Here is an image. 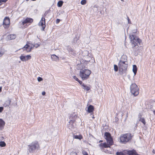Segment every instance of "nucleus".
<instances>
[{"instance_id": "obj_1", "label": "nucleus", "mask_w": 155, "mask_h": 155, "mask_svg": "<svg viewBox=\"0 0 155 155\" xmlns=\"http://www.w3.org/2000/svg\"><path fill=\"white\" fill-rule=\"evenodd\" d=\"M91 73L90 70L85 69H82L80 71L79 75L83 80L87 79Z\"/></svg>"}, {"instance_id": "obj_2", "label": "nucleus", "mask_w": 155, "mask_h": 155, "mask_svg": "<svg viewBox=\"0 0 155 155\" xmlns=\"http://www.w3.org/2000/svg\"><path fill=\"white\" fill-rule=\"evenodd\" d=\"M130 133H127L121 134L120 137V141L121 143L124 144H125L129 141L132 137Z\"/></svg>"}, {"instance_id": "obj_3", "label": "nucleus", "mask_w": 155, "mask_h": 155, "mask_svg": "<svg viewBox=\"0 0 155 155\" xmlns=\"http://www.w3.org/2000/svg\"><path fill=\"white\" fill-rule=\"evenodd\" d=\"M28 151L30 153H34L36 150L40 149L39 144L37 141L32 142L28 145Z\"/></svg>"}, {"instance_id": "obj_4", "label": "nucleus", "mask_w": 155, "mask_h": 155, "mask_svg": "<svg viewBox=\"0 0 155 155\" xmlns=\"http://www.w3.org/2000/svg\"><path fill=\"white\" fill-rule=\"evenodd\" d=\"M130 39L131 43L132 45V48L134 50L136 48L135 47L138 43L140 44L141 41V40L138 38H137L135 35H130Z\"/></svg>"}, {"instance_id": "obj_5", "label": "nucleus", "mask_w": 155, "mask_h": 155, "mask_svg": "<svg viewBox=\"0 0 155 155\" xmlns=\"http://www.w3.org/2000/svg\"><path fill=\"white\" fill-rule=\"evenodd\" d=\"M128 63L119 62L118 66L119 67V71L120 74H122L126 72L127 68Z\"/></svg>"}, {"instance_id": "obj_6", "label": "nucleus", "mask_w": 155, "mask_h": 155, "mask_svg": "<svg viewBox=\"0 0 155 155\" xmlns=\"http://www.w3.org/2000/svg\"><path fill=\"white\" fill-rule=\"evenodd\" d=\"M130 92L134 96L137 95L139 94V88L135 84H132L130 86Z\"/></svg>"}, {"instance_id": "obj_7", "label": "nucleus", "mask_w": 155, "mask_h": 155, "mask_svg": "<svg viewBox=\"0 0 155 155\" xmlns=\"http://www.w3.org/2000/svg\"><path fill=\"white\" fill-rule=\"evenodd\" d=\"M35 45L30 42H27V44L22 48L23 51H26L29 52L31 51Z\"/></svg>"}, {"instance_id": "obj_8", "label": "nucleus", "mask_w": 155, "mask_h": 155, "mask_svg": "<svg viewBox=\"0 0 155 155\" xmlns=\"http://www.w3.org/2000/svg\"><path fill=\"white\" fill-rule=\"evenodd\" d=\"M48 14V11H46L45 12L44 15L42 16L41 20L40 21L38 25H40L42 27V30H44V29L45 28V17Z\"/></svg>"}, {"instance_id": "obj_9", "label": "nucleus", "mask_w": 155, "mask_h": 155, "mask_svg": "<svg viewBox=\"0 0 155 155\" xmlns=\"http://www.w3.org/2000/svg\"><path fill=\"white\" fill-rule=\"evenodd\" d=\"M105 138L106 139L107 143L110 145L113 144V140L111 137L110 134L108 132H105L104 134Z\"/></svg>"}, {"instance_id": "obj_10", "label": "nucleus", "mask_w": 155, "mask_h": 155, "mask_svg": "<svg viewBox=\"0 0 155 155\" xmlns=\"http://www.w3.org/2000/svg\"><path fill=\"white\" fill-rule=\"evenodd\" d=\"M10 21L9 18L8 17H6L4 18L3 24L5 28L7 27V26L9 25Z\"/></svg>"}, {"instance_id": "obj_11", "label": "nucleus", "mask_w": 155, "mask_h": 155, "mask_svg": "<svg viewBox=\"0 0 155 155\" xmlns=\"http://www.w3.org/2000/svg\"><path fill=\"white\" fill-rule=\"evenodd\" d=\"M33 21V19L31 18H27L21 21V24L23 25L28 23H31Z\"/></svg>"}, {"instance_id": "obj_12", "label": "nucleus", "mask_w": 155, "mask_h": 155, "mask_svg": "<svg viewBox=\"0 0 155 155\" xmlns=\"http://www.w3.org/2000/svg\"><path fill=\"white\" fill-rule=\"evenodd\" d=\"M123 62L124 63H128L127 61V57L125 55H123L121 57L119 62Z\"/></svg>"}, {"instance_id": "obj_13", "label": "nucleus", "mask_w": 155, "mask_h": 155, "mask_svg": "<svg viewBox=\"0 0 155 155\" xmlns=\"http://www.w3.org/2000/svg\"><path fill=\"white\" fill-rule=\"evenodd\" d=\"M11 102V100L9 98L8 100L6 101L5 102L4 104H3V105L4 107H8L10 104Z\"/></svg>"}, {"instance_id": "obj_14", "label": "nucleus", "mask_w": 155, "mask_h": 155, "mask_svg": "<svg viewBox=\"0 0 155 155\" xmlns=\"http://www.w3.org/2000/svg\"><path fill=\"white\" fill-rule=\"evenodd\" d=\"M5 125V122L2 119H0V130H2L4 129Z\"/></svg>"}, {"instance_id": "obj_15", "label": "nucleus", "mask_w": 155, "mask_h": 155, "mask_svg": "<svg viewBox=\"0 0 155 155\" xmlns=\"http://www.w3.org/2000/svg\"><path fill=\"white\" fill-rule=\"evenodd\" d=\"M16 37V35L15 34H10L7 36V38L8 39L10 40L15 39Z\"/></svg>"}, {"instance_id": "obj_16", "label": "nucleus", "mask_w": 155, "mask_h": 155, "mask_svg": "<svg viewBox=\"0 0 155 155\" xmlns=\"http://www.w3.org/2000/svg\"><path fill=\"white\" fill-rule=\"evenodd\" d=\"M74 121L73 120H71L69 122V124L68 125V128L72 130L74 128V125L72 124L74 123Z\"/></svg>"}, {"instance_id": "obj_17", "label": "nucleus", "mask_w": 155, "mask_h": 155, "mask_svg": "<svg viewBox=\"0 0 155 155\" xmlns=\"http://www.w3.org/2000/svg\"><path fill=\"white\" fill-rule=\"evenodd\" d=\"M94 110V107L92 105H90L87 108V112L89 113H91L93 112Z\"/></svg>"}, {"instance_id": "obj_18", "label": "nucleus", "mask_w": 155, "mask_h": 155, "mask_svg": "<svg viewBox=\"0 0 155 155\" xmlns=\"http://www.w3.org/2000/svg\"><path fill=\"white\" fill-rule=\"evenodd\" d=\"M51 58L53 61H57L59 60L58 57L55 54H52L51 56Z\"/></svg>"}, {"instance_id": "obj_19", "label": "nucleus", "mask_w": 155, "mask_h": 155, "mask_svg": "<svg viewBox=\"0 0 155 155\" xmlns=\"http://www.w3.org/2000/svg\"><path fill=\"white\" fill-rule=\"evenodd\" d=\"M82 86L83 89L87 91H89L90 89L89 86L85 85L84 84H82Z\"/></svg>"}, {"instance_id": "obj_20", "label": "nucleus", "mask_w": 155, "mask_h": 155, "mask_svg": "<svg viewBox=\"0 0 155 155\" xmlns=\"http://www.w3.org/2000/svg\"><path fill=\"white\" fill-rule=\"evenodd\" d=\"M137 71V68L135 65H134L133 66V71L134 73V75H136Z\"/></svg>"}, {"instance_id": "obj_21", "label": "nucleus", "mask_w": 155, "mask_h": 155, "mask_svg": "<svg viewBox=\"0 0 155 155\" xmlns=\"http://www.w3.org/2000/svg\"><path fill=\"white\" fill-rule=\"evenodd\" d=\"M139 121L142 122L144 125H145L146 122L145 119L144 118L140 117Z\"/></svg>"}, {"instance_id": "obj_22", "label": "nucleus", "mask_w": 155, "mask_h": 155, "mask_svg": "<svg viewBox=\"0 0 155 155\" xmlns=\"http://www.w3.org/2000/svg\"><path fill=\"white\" fill-rule=\"evenodd\" d=\"M20 59L21 60L23 61H26V59L25 56H24L22 55H21L20 57Z\"/></svg>"}, {"instance_id": "obj_23", "label": "nucleus", "mask_w": 155, "mask_h": 155, "mask_svg": "<svg viewBox=\"0 0 155 155\" xmlns=\"http://www.w3.org/2000/svg\"><path fill=\"white\" fill-rule=\"evenodd\" d=\"M63 3V1H59L57 3V5L58 7H61Z\"/></svg>"}, {"instance_id": "obj_24", "label": "nucleus", "mask_w": 155, "mask_h": 155, "mask_svg": "<svg viewBox=\"0 0 155 155\" xmlns=\"http://www.w3.org/2000/svg\"><path fill=\"white\" fill-rule=\"evenodd\" d=\"M67 49L69 52H72L73 51V50L69 46H67Z\"/></svg>"}, {"instance_id": "obj_25", "label": "nucleus", "mask_w": 155, "mask_h": 155, "mask_svg": "<svg viewBox=\"0 0 155 155\" xmlns=\"http://www.w3.org/2000/svg\"><path fill=\"white\" fill-rule=\"evenodd\" d=\"M74 137L75 139H78L79 140H81L82 138V136L80 135L79 136L77 135H74Z\"/></svg>"}, {"instance_id": "obj_26", "label": "nucleus", "mask_w": 155, "mask_h": 155, "mask_svg": "<svg viewBox=\"0 0 155 155\" xmlns=\"http://www.w3.org/2000/svg\"><path fill=\"white\" fill-rule=\"evenodd\" d=\"M108 143V144H107L106 143H104V147L105 148L109 147H110V146L111 145H110V144Z\"/></svg>"}, {"instance_id": "obj_27", "label": "nucleus", "mask_w": 155, "mask_h": 155, "mask_svg": "<svg viewBox=\"0 0 155 155\" xmlns=\"http://www.w3.org/2000/svg\"><path fill=\"white\" fill-rule=\"evenodd\" d=\"M6 146V143L4 141L0 142V146L4 147Z\"/></svg>"}, {"instance_id": "obj_28", "label": "nucleus", "mask_w": 155, "mask_h": 155, "mask_svg": "<svg viewBox=\"0 0 155 155\" xmlns=\"http://www.w3.org/2000/svg\"><path fill=\"white\" fill-rule=\"evenodd\" d=\"M78 41V38L76 37L74 39V43H77Z\"/></svg>"}, {"instance_id": "obj_29", "label": "nucleus", "mask_w": 155, "mask_h": 155, "mask_svg": "<svg viewBox=\"0 0 155 155\" xmlns=\"http://www.w3.org/2000/svg\"><path fill=\"white\" fill-rule=\"evenodd\" d=\"M114 69L115 71H117L118 70V67L117 65L114 64Z\"/></svg>"}, {"instance_id": "obj_30", "label": "nucleus", "mask_w": 155, "mask_h": 155, "mask_svg": "<svg viewBox=\"0 0 155 155\" xmlns=\"http://www.w3.org/2000/svg\"><path fill=\"white\" fill-rule=\"evenodd\" d=\"M86 3V0H82L81 1V4L82 5H84Z\"/></svg>"}, {"instance_id": "obj_31", "label": "nucleus", "mask_w": 155, "mask_h": 155, "mask_svg": "<svg viewBox=\"0 0 155 155\" xmlns=\"http://www.w3.org/2000/svg\"><path fill=\"white\" fill-rule=\"evenodd\" d=\"M26 59V61H27L30 59L31 58V57L30 55H27L25 56Z\"/></svg>"}, {"instance_id": "obj_32", "label": "nucleus", "mask_w": 155, "mask_h": 155, "mask_svg": "<svg viewBox=\"0 0 155 155\" xmlns=\"http://www.w3.org/2000/svg\"><path fill=\"white\" fill-rule=\"evenodd\" d=\"M116 155H123V153L121 152H117L116 153Z\"/></svg>"}, {"instance_id": "obj_33", "label": "nucleus", "mask_w": 155, "mask_h": 155, "mask_svg": "<svg viewBox=\"0 0 155 155\" xmlns=\"http://www.w3.org/2000/svg\"><path fill=\"white\" fill-rule=\"evenodd\" d=\"M38 80V81H42L43 79L42 78H41L40 77H38L37 78Z\"/></svg>"}, {"instance_id": "obj_34", "label": "nucleus", "mask_w": 155, "mask_h": 155, "mask_svg": "<svg viewBox=\"0 0 155 155\" xmlns=\"http://www.w3.org/2000/svg\"><path fill=\"white\" fill-rule=\"evenodd\" d=\"M73 77L74 79L75 80L77 81H78L79 80V79L75 76H73Z\"/></svg>"}, {"instance_id": "obj_35", "label": "nucleus", "mask_w": 155, "mask_h": 155, "mask_svg": "<svg viewBox=\"0 0 155 155\" xmlns=\"http://www.w3.org/2000/svg\"><path fill=\"white\" fill-rule=\"evenodd\" d=\"M77 153L74 152H71L70 154V155H77Z\"/></svg>"}, {"instance_id": "obj_36", "label": "nucleus", "mask_w": 155, "mask_h": 155, "mask_svg": "<svg viewBox=\"0 0 155 155\" xmlns=\"http://www.w3.org/2000/svg\"><path fill=\"white\" fill-rule=\"evenodd\" d=\"M82 153L84 155H88L87 153L85 151H83Z\"/></svg>"}, {"instance_id": "obj_37", "label": "nucleus", "mask_w": 155, "mask_h": 155, "mask_svg": "<svg viewBox=\"0 0 155 155\" xmlns=\"http://www.w3.org/2000/svg\"><path fill=\"white\" fill-rule=\"evenodd\" d=\"M4 109L3 107H0V113H1Z\"/></svg>"}, {"instance_id": "obj_38", "label": "nucleus", "mask_w": 155, "mask_h": 155, "mask_svg": "<svg viewBox=\"0 0 155 155\" xmlns=\"http://www.w3.org/2000/svg\"><path fill=\"white\" fill-rule=\"evenodd\" d=\"M34 45H35V47L36 48H38L40 46V45L38 44H35Z\"/></svg>"}, {"instance_id": "obj_39", "label": "nucleus", "mask_w": 155, "mask_h": 155, "mask_svg": "<svg viewBox=\"0 0 155 155\" xmlns=\"http://www.w3.org/2000/svg\"><path fill=\"white\" fill-rule=\"evenodd\" d=\"M104 143H101L99 144V146L101 147H104Z\"/></svg>"}, {"instance_id": "obj_40", "label": "nucleus", "mask_w": 155, "mask_h": 155, "mask_svg": "<svg viewBox=\"0 0 155 155\" xmlns=\"http://www.w3.org/2000/svg\"><path fill=\"white\" fill-rule=\"evenodd\" d=\"M60 21V20L59 19H57L56 22V23H58Z\"/></svg>"}, {"instance_id": "obj_41", "label": "nucleus", "mask_w": 155, "mask_h": 155, "mask_svg": "<svg viewBox=\"0 0 155 155\" xmlns=\"http://www.w3.org/2000/svg\"><path fill=\"white\" fill-rule=\"evenodd\" d=\"M79 83L81 85H82V81H80L79 80V81H78Z\"/></svg>"}, {"instance_id": "obj_42", "label": "nucleus", "mask_w": 155, "mask_h": 155, "mask_svg": "<svg viewBox=\"0 0 155 155\" xmlns=\"http://www.w3.org/2000/svg\"><path fill=\"white\" fill-rule=\"evenodd\" d=\"M4 54V52H0V57L2 56V55Z\"/></svg>"}, {"instance_id": "obj_43", "label": "nucleus", "mask_w": 155, "mask_h": 155, "mask_svg": "<svg viewBox=\"0 0 155 155\" xmlns=\"http://www.w3.org/2000/svg\"><path fill=\"white\" fill-rule=\"evenodd\" d=\"M7 1V0H0V2H5Z\"/></svg>"}, {"instance_id": "obj_44", "label": "nucleus", "mask_w": 155, "mask_h": 155, "mask_svg": "<svg viewBox=\"0 0 155 155\" xmlns=\"http://www.w3.org/2000/svg\"><path fill=\"white\" fill-rule=\"evenodd\" d=\"M42 94L43 95H44L45 94V91H43L42 93Z\"/></svg>"}, {"instance_id": "obj_45", "label": "nucleus", "mask_w": 155, "mask_h": 155, "mask_svg": "<svg viewBox=\"0 0 155 155\" xmlns=\"http://www.w3.org/2000/svg\"><path fill=\"white\" fill-rule=\"evenodd\" d=\"M127 20L128 23H129L130 22V20L128 17H127Z\"/></svg>"}, {"instance_id": "obj_46", "label": "nucleus", "mask_w": 155, "mask_h": 155, "mask_svg": "<svg viewBox=\"0 0 155 155\" xmlns=\"http://www.w3.org/2000/svg\"><path fill=\"white\" fill-rule=\"evenodd\" d=\"M2 87H0V92H1L2 91Z\"/></svg>"}, {"instance_id": "obj_47", "label": "nucleus", "mask_w": 155, "mask_h": 155, "mask_svg": "<svg viewBox=\"0 0 155 155\" xmlns=\"http://www.w3.org/2000/svg\"><path fill=\"white\" fill-rule=\"evenodd\" d=\"M153 153L155 154V150H153Z\"/></svg>"}, {"instance_id": "obj_48", "label": "nucleus", "mask_w": 155, "mask_h": 155, "mask_svg": "<svg viewBox=\"0 0 155 155\" xmlns=\"http://www.w3.org/2000/svg\"><path fill=\"white\" fill-rule=\"evenodd\" d=\"M153 113L154 114H155V110H154L153 111Z\"/></svg>"}, {"instance_id": "obj_49", "label": "nucleus", "mask_w": 155, "mask_h": 155, "mask_svg": "<svg viewBox=\"0 0 155 155\" xmlns=\"http://www.w3.org/2000/svg\"><path fill=\"white\" fill-rule=\"evenodd\" d=\"M122 1V2H124V0H121Z\"/></svg>"}, {"instance_id": "obj_50", "label": "nucleus", "mask_w": 155, "mask_h": 155, "mask_svg": "<svg viewBox=\"0 0 155 155\" xmlns=\"http://www.w3.org/2000/svg\"><path fill=\"white\" fill-rule=\"evenodd\" d=\"M92 118H94V117H92Z\"/></svg>"}, {"instance_id": "obj_51", "label": "nucleus", "mask_w": 155, "mask_h": 155, "mask_svg": "<svg viewBox=\"0 0 155 155\" xmlns=\"http://www.w3.org/2000/svg\"><path fill=\"white\" fill-rule=\"evenodd\" d=\"M100 13L101 14V12H100Z\"/></svg>"}, {"instance_id": "obj_52", "label": "nucleus", "mask_w": 155, "mask_h": 155, "mask_svg": "<svg viewBox=\"0 0 155 155\" xmlns=\"http://www.w3.org/2000/svg\"><path fill=\"white\" fill-rule=\"evenodd\" d=\"M26 1H28V0H26Z\"/></svg>"}, {"instance_id": "obj_53", "label": "nucleus", "mask_w": 155, "mask_h": 155, "mask_svg": "<svg viewBox=\"0 0 155 155\" xmlns=\"http://www.w3.org/2000/svg\"><path fill=\"white\" fill-rule=\"evenodd\" d=\"M100 142H101V140H100Z\"/></svg>"}]
</instances>
